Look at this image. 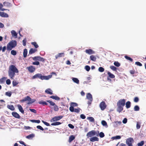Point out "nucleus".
<instances>
[{"label": "nucleus", "mask_w": 146, "mask_h": 146, "mask_svg": "<svg viewBox=\"0 0 146 146\" xmlns=\"http://www.w3.org/2000/svg\"><path fill=\"white\" fill-rule=\"evenodd\" d=\"M19 72L18 70L15 65H11L9 66L8 73L9 76L11 79H13L15 73H18Z\"/></svg>", "instance_id": "1"}, {"label": "nucleus", "mask_w": 146, "mask_h": 146, "mask_svg": "<svg viewBox=\"0 0 146 146\" xmlns=\"http://www.w3.org/2000/svg\"><path fill=\"white\" fill-rule=\"evenodd\" d=\"M125 100L124 99L119 100L117 103V111L120 113L123 110V107L125 104Z\"/></svg>", "instance_id": "2"}, {"label": "nucleus", "mask_w": 146, "mask_h": 146, "mask_svg": "<svg viewBox=\"0 0 146 146\" xmlns=\"http://www.w3.org/2000/svg\"><path fill=\"white\" fill-rule=\"evenodd\" d=\"M52 75H49L47 76L42 75L41 74L38 73L36 74L34 76H33L32 78L34 79L37 78H40L41 80H48L51 78Z\"/></svg>", "instance_id": "3"}, {"label": "nucleus", "mask_w": 146, "mask_h": 146, "mask_svg": "<svg viewBox=\"0 0 146 146\" xmlns=\"http://www.w3.org/2000/svg\"><path fill=\"white\" fill-rule=\"evenodd\" d=\"M17 45V41L15 40H12L7 44V49L8 51H10L15 48Z\"/></svg>", "instance_id": "4"}, {"label": "nucleus", "mask_w": 146, "mask_h": 146, "mask_svg": "<svg viewBox=\"0 0 146 146\" xmlns=\"http://www.w3.org/2000/svg\"><path fill=\"white\" fill-rule=\"evenodd\" d=\"M26 101H29L27 104L29 105L33 103L36 100L35 99H31L29 96H27L25 97L24 99L20 100V102H23Z\"/></svg>", "instance_id": "5"}, {"label": "nucleus", "mask_w": 146, "mask_h": 146, "mask_svg": "<svg viewBox=\"0 0 146 146\" xmlns=\"http://www.w3.org/2000/svg\"><path fill=\"white\" fill-rule=\"evenodd\" d=\"M134 142V140L132 138L130 137L126 139V142L128 146H132V143Z\"/></svg>", "instance_id": "6"}, {"label": "nucleus", "mask_w": 146, "mask_h": 146, "mask_svg": "<svg viewBox=\"0 0 146 146\" xmlns=\"http://www.w3.org/2000/svg\"><path fill=\"white\" fill-rule=\"evenodd\" d=\"M107 106L104 101L101 102L100 104V107L102 110H104L106 108Z\"/></svg>", "instance_id": "7"}, {"label": "nucleus", "mask_w": 146, "mask_h": 146, "mask_svg": "<svg viewBox=\"0 0 146 146\" xmlns=\"http://www.w3.org/2000/svg\"><path fill=\"white\" fill-rule=\"evenodd\" d=\"M97 134V133L95 130H92L89 132L87 134V136L89 137H91L93 136H94Z\"/></svg>", "instance_id": "8"}, {"label": "nucleus", "mask_w": 146, "mask_h": 146, "mask_svg": "<svg viewBox=\"0 0 146 146\" xmlns=\"http://www.w3.org/2000/svg\"><path fill=\"white\" fill-rule=\"evenodd\" d=\"M63 117L62 116H55L52 118L50 121L51 122L59 120Z\"/></svg>", "instance_id": "9"}, {"label": "nucleus", "mask_w": 146, "mask_h": 146, "mask_svg": "<svg viewBox=\"0 0 146 146\" xmlns=\"http://www.w3.org/2000/svg\"><path fill=\"white\" fill-rule=\"evenodd\" d=\"M27 69L31 73L33 72L35 70V68L34 67V66H31L29 67H27Z\"/></svg>", "instance_id": "10"}, {"label": "nucleus", "mask_w": 146, "mask_h": 146, "mask_svg": "<svg viewBox=\"0 0 146 146\" xmlns=\"http://www.w3.org/2000/svg\"><path fill=\"white\" fill-rule=\"evenodd\" d=\"M85 52L89 54H92L95 53V51L90 49L86 50L85 51Z\"/></svg>", "instance_id": "11"}, {"label": "nucleus", "mask_w": 146, "mask_h": 146, "mask_svg": "<svg viewBox=\"0 0 146 146\" xmlns=\"http://www.w3.org/2000/svg\"><path fill=\"white\" fill-rule=\"evenodd\" d=\"M64 52L59 53L55 56V59H56L58 58L64 57Z\"/></svg>", "instance_id": "12"}, {"label": "nucleus", "mask_w": 146, "mask_h": 146, "mask_svg": "<svg viewBox=\"0 0 146 146\" xmlns=\"http://www.w3.org/2000/svg\"><path fill=\"white\" fill-rule=\"evenodd\" d=\"M12 115L16 118L19 119L20 118V116L19 114L16 112H13L12 113Z\"/></svg>", "instance_id": "13"}, {"label": "nucleus", "mask_w": 146, "mask_h": 146, "mask_svg": "<svg viewBox=\"0 0 146 146\" xmlns=\"http://www.w3.org/2000/svg\"><path fill=\"white\" fill-rule=\"evenodd\" d=\"M0 16L3 17L7 18L9 17V15L7 13L2 12H0Z\"/></svg>", "instance_id": "14"}, {"label": "nucleus", "mask_w": 146, "mask_h": 146, "mask_svg": "<svg viewBox=\"0 0 146 146\" xmlns=\"http://www.w3.org/2000/svg\"><path fill=\"white\" fill-rule=\"evenodd\" d=\"M19 111L23 114H24V110L22 107V106L20 104L17 105Z\"/></svg>", "instance_id": "15"}, {"label": "nucleus", "mask_w": 146, "mask_h": 146, "mask_svg": "<svg viewBox=\"0 0 146 146\" xmlns=\"http://www.w3.org/2000/svg\"><path fill=\"white\" fill-rule=\"evenodd\" d=\"M45 92L46 93L48 94H49L50 95L53 94L52 91L50 88H48L46 89L45 90Z\"/></svg>", "instance_id": "16"}, {"label": "nucleus", "mask_w": 146, "mask_h": 146, "mask_svg": "<svg viewBox=\"0 0 146 146\" xmlns=\"http://www.w3.org/2000/svg\"><path fill=\"white\" fill-rule=\"evenodd\" d=\"M90 141L92 142H94L96 141H99V139L96 137H94L91 138L90 139Z\"/></svg>", "instance_id": "17"}, {"label": "nucleus", "mask_w": 146, "mask_h": 146, "mask_svg": "<svg viewBox=\"0 0 146 146\" xmlns=\"http://www.w3.org/2000/svg\"><path fill=\"white\" fill-rule=\"evenodd\" d=\"M86 97L89 100H93L92 96L90 93H88L86 95Z\"/></svg>", "instance_id": "18"}, {"label": "nucleus", "mask_w": 146, "mask_h": 146, "mask_svg": "<svg viewBox=\"0 0 146 146\" xmlns=\"http://www.w3.org/2000/svg\"><path fill=\"white\" fill-rule=\"evenodd\" d=\"M37 51V50L36 49L31 48L29 50V53L30 54H32L33 53H35Z\"/></svg>", "instance_id": "19"}, {"label": "nucleus", "mask_w": 146, "mask_h": 146, "mask_svg": "<svg viewBox=\"0 0 146 146\" xmlns=\"http://www.w3.org/2000/svg\"><path fill=\"white\" fill-rule=\"evenodd\" d=\"M125 107L127 109L129 108L131 106V103L130 101H128L125 103Z\"/></svg>", "instance_id": "20"}, {"label": "nucleus", "mask_w": 146, "mask_h": 146, "mask_svg": "<svg viewBox=\"0 0 146 146\" xmlns=\"http://www.w3.org/2000/svg\"><path fill=\"white\" fill-rule=\"evenodd\" d=\"M7 79V78L5 77H3L0 79V84L4 83Z\"/></svg>", "instance_id": "21"}, {"label": "nucleus", "mask_w": 146, "mask_h": 146, "mask_svg": "<svg viewBox=\"0 0 146 146\" xmlns=\"http://www.w3.org/2000/svg\"><path fill=\"white\" fill-rule=\"evenodd\" d=\"M12 36L13 37H15V38L17 37V34L14 30H12L11 31Z\"/></svg>", "instance_id": "22"}, {"label": "nucleus", "mask_w": 146, "mask_h": 146, "mask_svg": "<svg viewBox=\"0 0 146 146\" xmlns=\"http://www.w3.org/2000/svg\"><path fill=\"white\" fill-rule=\"evenodd\" d=\"M7 107L8 108L12 111L14 110H15L14 107L13 105H8Z\"/></svg>", "instance_id": "23"}, {"label": "nucleus", "mask_w": 146, "mask_h": 146, "mask_svg": "<svg viewBox=\"0 0 146 146\" xmlns=\"http://www.w3.org/2000/svg\"><path fill=\"white\" fill-rule=\"evenodd\" d=\"M50 98L53 99H54L56 100H60V98L58 96H50Z\"/></svg>", "instance_id": "24"}, {"label": "nucleus", "mask_w": 146, "mask_h": 146, "mask_svg": "<svg viewBox=\"0 0 146 146\" xmlns=\"http://www.w3.org/2000/svg\"><path fill=\"white\" fill-rule=\"evenodd\" d=\"M75 138V137L73 135H71L69 137L68 141L69 142H71Z\"/></svg>", "instance_id": "25"}, {"label": "nucleus", "mask_w": 146, "mask_h": 146, "mask_svg": "<svg viewBox=\"0 0 146 146\" xmlns=\"http://www.w3.org/2000/svg\"><path fill=\"white\" fill-rule=\"evenodd\" d=\"M90 59L94 61H96V58L95 56L93 55H91L90 56Z\"/></svg>", "instance_id": "26"}, {"label": "nucleus", "mask_w": 146, "mask_h": 146, "mask_svg": "<svg viewBox=\"0 0 146 146\" xmlns=\"http://www.w3.org/2000/svg\"><path fill=\"white\" fill-rule=\"evenodd\" d=\"M27 49L25 48L24 49L23 52V56L24 58H26L27 56Z\"/></svg>", "instance_id": "27"}, {"label": "nucleus", "mask_w": 146, "mask_h": 146, "mask_svg": "<svg viewBox=\"0 0 146 146\" xmlns=\"http://www.w3.org/2000/svg\"><path fill=\"white\" fill-rule=\"evenodd\" d=\"M108 74L109 75V77L111 78H113L115 77V75H114L111 73L109 72H108Z\"/></svg>", "instance_id": "28"}, {"label": "nucleus", "mask_w": 146, "mask_h": 146, "mask_svg": "<svg viewBox=\"0 0 146 146\" xmlns=\"http://www.w3.org/2000/svg\"><path fill=\"white\" fill-rule=\"evenodd\" d=\"M61 124V123L59 122H56L54 123H52L51 125H60Z\"/></svg>", "instance_id": "29"}, {"label": "nucleus", "mask_w": 146, "mask_h": 146, "mask_svg": "<svg viewBox=\"0 0 146 146\" xmlns=\"http://www.w3.org/2000/svg\"><path fill=\"white\" fill-rule=\"evenodd\" d=\"M72 80L75 83L78 84L79 83V81L76 78H73L72 79Z\"/></svg>", "instance_id": "30"}, {"label": "nucleus", "mask_w": 146, "mask_h": 146, "mask_svg": "<svg viewBox=\"0 0 146 146\" xmlns=\"http://www.w3.org/2000/svg\"><path fill=\"white\" fill-rule=\"evenodd\" d=\"M31 44H32L36 48H37L38 47V45L37 44V43L35 42H31Z\"/></svg>", "instance_id": "31"}, {"label": "nucleus", "mask_w": 146, "mask_h": 146, "mask_svg": "<svg viewBox=\"0 0 146 146\" xmlns=\"http://www.w3.org/2000/svg\"><path fill=\"white\" fill-rule=\"evenodd\" d=\"M40 57V56H36L34 57H33L32 58L33 60H34L35 61H39Z\"/></svg>", "instance_id": "32"}, {"label": "nucleus", "mask_w": 146, "mask_h": 146, "mask_svg": "<svg viewBox=\"0 0 146 146\" xmlns=\"http://www.w3.org/2000/svg\"><path fill=\"white\" fill-rule=\"evenodd\" d=\"M38 103L41 105H42L43 106L47 105L48 104L46 102L43 101H41L38 102Z\"/></svg>", "instance_id": "33"}, {"label": "nucleus", "mask_w": 146, "mask_h": 146, "mask_svg": "<svg viewBox=\"0 0 146 146\" xmlns=\"http://www.w3.org/2000/svg\"><path fill=\"white\" fill-rule=\"evenodd\" d=\"M124 57L127 60H129L131 62H133V59L131 57L127 56H125Z\"/></svg>", "instance_id": "34"}, {"label": "nucleus", "mask_w": 146, "mask_h": 146, "mask_svg": "<svg viewBox=\"0 0 146 146\" xmlns=\"http://www.w3.org/2000/svg\"><path fill=\"white\" fill-rule=\"evenodd\" d=\"M87 119H88L90 122H94V119L92 117H88Z\"/></svg>", "instance_id": "35"}, {"label": "nucleus", "mask_w": 146, "mask_h": 146, "mask_svg": "<svg viewBox=\"0 0 146 146\" xmlns=\"http://www.w3.org/2000/svg\"><path fill=\"white\" fill-rule=\"evenodd\" d=\"M46 102L49 103L50 105L52 106H54L55 105V104L54 102L50 100H47Z\"/></svg>", "instance_id": "36"}, {"label": "nucleus", "mask_w": 146, "mask_h": 146, "mask_svg": "<svg viewBox=\"0 0 146 146\" xmlns=\"http://www.w3.org/2000/svg\"><path fill=\"white\" fill-rule=\"evenodd\" d=\"M34 136V135L33 134H31L26 136V138L28 139L32 138Z\"/></svg>", "instance_id": "37"}, {"label": "nucleus", "mask_w": 146, "mask_h": 146, "mask_svg": "<svg viewBox=\"0 0 146 146\" xmlns=\"http://www.w3.org/2000/svg\"><path fill=\"white\" fill-rule=\"evenodd\" d=\"M141 127V123H140L139 122L137 121V124H136V128L137 129H139Z\"/></svg>", "instance_id": "38"}, {"label": "nucleus", "mask_w": 146, "mask_h": 146, "mask_svg": "<svg viewBox=\"0 0 146 146\" xmlns=\"http://www.w3.org/2000/svg\"><path fill=\"white\" fill-rule=\"evenodd\" d=\"M134 110L135 111H138L139 110V108L138 106L136 105L134 106Z\"/></svg>", "instance_id": "39"}, {"label": "nucleus", "mask_w": 146, "mask_h": 146, "mask_svg": "<svg viewBox=\"0 0 146 146\" xmlns=\"http://www.w3.org/2000/svg\"><path fill=\"white\" fill-rule=\"evenodd\" d=\"M31 121L32 122H35L37 123H39L40 122V121L39 120H31Z\"/></svg>", "instance_id": "40"}, {"label": "nucleus", "mask_w": 146, "mask_h": 146, "mask_svg": "<svg viewBox=\"0 0 146 146\" xmlns=\"http://www.w3.org/2000/svg\"><path fill=\"white\" fill-rule=\"evenodd\" d=\"M121 137L120 136L117 135L113 137L112 138L114 139H121Z\"/></svg>", "instance_id": "41"}, {"label": "nucleus", "mask_w": 146, "mask_h": 146, "mask_svg": "<svg viewBox=\"0 0 146 146\" xmlns=\"http://www.w3.org/2000/svg\"><path fill=\"white\" fill-rule=\"evenodd\" d=\"M70 106L74 107L77 106H78V104L77 103L74 102H72L70 104Z\"/></svg>", "instance_id": "42"}, {"label": "nucleus", "mask_w": 146, "mask_h": 146, "mask_svg": "<svg viewBox=\"0 0 146 146\" xmlns=\"http://www.w3.org/2000/svg\"><path fill=\"white\" fill-rule=\"evenodd\" d=\"M144 144V141H141L140 142L137 143V145L138 146H142Z\"/></svg>", "instance_id": "43"}, {"label": "nucleus", "mask_w": 146, "mask_h": 146, "mask_svg": "<svg viewBox=\"0 0 146 146\" xmlns=\"http://www.w3.org/2000/svg\"><path fill=\"white\" fill-rule=\"evenodd\" d=\"M114 64L115 66L117 67H119L120 65V64L117 61L115 62Z\"/></svg>", "instance_id": "44"}, {"label": "nucleus", "mask_w": 146, "mask_h": 146, "mask_svg": "<svg viewBox=\"0 0 146 146\" xmlns=\"http://www.w3.org/2000/svg\"><path fill=\"white\" fill-rule=\"evenodd\" d=\"M11 54L14 56H15L17 54V52L15 50H12L11 51Z\"/></svg>", "instance_id": "45"}, {"label": "nucleus", "mask_w": 146, "mask_h": 146, "mask_svg": "<svg viewBox=\"0 0 146 146\" xmlns=\"http://www.w3.org/2000/svg\"><path fill=\"white\" fill-rule=\"evenodd\" d=\"M110 68L113 70L116 71L117 70V68L113 66H110Z\"/></svg>", "instance_id": "46"}, {"label": "nucleus", "mask_w": 146, "mask_h": 146, "mask_svg": "<svg viewBox=\"0 0 146 146\" xmlns=\"http://www.w3.org/2000/svg\"><path fill=\"white\" fill-rule=\"evenodd\" d=\"M98 70L99 72H102L104 71V69L103 68L100 67L99 68Z\"/></svg>", "instance_id": "47"}, {"label": "nucleus", "mask_w": 146, "mask_h": 146, "mask_svg": "<svg viewBox=\"0 0 146 146\" xmlns=\"http://www.w3.org/2000/svg\"><path fill=\"white\" fill-rule=\"evenodd\" d=\"M11 94H12V93H11V92H5V95L6 96H7L9 97H10L11 96Z\"/></svg>", "instance_id": "48"}, {"label": "nucleus", "mask_w": 146, "mask_h": 146, "mask_svg": "<svg viewBox=\"0 0 146 146\" xmlns=\"http://www.w3.org/2000/svg\"><path fill=\"white\" fill-rule=\"evenodd\" d=\"M102 125L104 126H106L107 125V122L104 120H102L101 122Z\"/></svg>", "instance_id": "49"}, {"label": "nucleus", "mask_w": 146, "mask_h": 146, "mask_svg": "<svg viewBox=\"0 0 146 146\" xmlns=\"http://www.w3.org/2000/svg\"><path fill=\"white\" fill-rule=\"evenodd\" d=\"M59 110V108L58 106L55 104L54 106V110L55 111H58Z\"/></svg>", "instance_id": "50"}, {"label": "nucleus", "mask_w": 146, "mask_h": 146, "mask_svg": "<svg viewBox=\"0 0 146 146\" xmlns=\"http://www.w3.org/2000/svg\"><path fill=\"white\" fill-rule=\"evenodd\" d=\"M27 39L26 38L24 39L23 41V45L25 46L26 45Z\"/></svg>", "instance_id": "51"}, {"label": "nucleus", "mask_w": 146, "mask_h": 146, "mask_svg": "<svg viewBox=\"0 0 146 146\" xmlns=\"http://www.w3.org/2000/svg\"><path fill=\"white\" fill-rule=\"evenodd\" d=\"M99 135L100 137L101 138L105 136L104 133L102 132H101Z\"/></svg>", "instance_id": "52"}, {"label": "nucleus", "mask_w": 146, "mask_h": 146, "mask_svg": "<svg viewBox=\"0 0 146 146\" xmlns=\"http://www.w3.org/2000/svg\"><path fill=\"white\" fill-rule=\"evenodd\" d=\"M36 127L37 129H39L42 131L44 130V129L40 125H38L36 126Z\"/></svg>", "instance_id": "53"}, {"label": "nucleus", "mask_w": 146, "mask_h": 146, "mask_svg": "<svg viewBox=\"0 0 146 146\" xmlns=\"http://www.w3.org/2000/svg\"><path fill=\"white\" fill-rule=\"evenodd\" d=\"M85 68L86 70L87 71H89L90 70V67L88 66H86Z\"/></svg>", "instance_id": "54"}, {"label": "nucleus", "mask_w": 146, "mask_h": 146, "mask_svg": "<svg viewBox=\"0 0 146 146\" xmlns=\"http://www.w3.org/2000/svg\"><path fill=\"white\" fill-rule=\"evenodd\" d=\"M135 64L139 66H141L142 64L139 62H135Z\"/></svg>", "instance_id": "55"}, {"label": "nucleus", "mask_w": 146, "mask_h": 146, "mask_svg": "<svg viewBox=\"0 0 146 146\" xmlns=\"http://www.w3.org/2000/svg\"><path fill=\"white\" fill-rule=\"evenodd\" d=\"M69 110L71 112H74V107L71 106L69 108Z\"/></svg>", "instance_id": "56"}, {"label": "nucleus", "mask_w": 146, "mask_h": 146, "mask_svg": "<svg viewBox=\"0 0 146 146\" xmlns=\"http://www.w3.org/2000/svg\"><path fill=\"white\" fill-rule=\"evenodd\" d=\"M33 64L34 65H38L40 64L39 62L38 61H35L33 63Z\"/></svg>", "instance_id": "57"}, {"label": "nucleus", "mask_w": 146, "mask_h": 146, "mask_svg": "<svg viewBox=\"0 0 146 146\" xmlns=\"http://www.w3.org/2000/svg\"><path fill=\"white\" fill-rule=\"evenodd\" d=\"M29 110L32 112L34 113H36V110L34 109H30Z\"/></svg>", "instance_id": "58"}, {"label": "nucleus", "mask_w": 146, "mask_h": 146, "mask_svg": "<svg viewBox=\"0 0 146 146\" xmlns=\"http://www.w3.org/2000/svg\"><path fill=\"white\" fill-rule=\"evenodd\" d=\"M139 101V99L137 97H135L134 98V101L135 102H137Z\"/></svg>", "instance_id": "59"}, {"label": "nucleus", "mask_w": 146, "mask_h": 146, "mask_svg": "<svg viewBox=\"0 0 146 146\" xmlns=\"http://www.w3.org/2000/svg\"><path fill=\"white\" fill-rule=\"evenodd\" d=\"M12 84L13 86H16L18 84V83L15 81H13L12 82Z\"/></svg>", "instance_id": "60"}, {"label": "nucleus", "mask_w": 146, "mask_h": 146, "mask_svg": "<svg viewBox=\"0 0 146 146\" xmlns=\"http://www.w3.org/2000/svg\"><path fill=\"white\" fill-rule=\"evenodd\" d=\"M42 121L43 123L46 125L47 126H50V124L48 123V122L43 121Z\"/></svg>", "instance_id": "61"}, {"label": "nucleus", "mask_w": 146, "mask_h": 146, "mask_svg": "<svg viewBox=\"0 0 146 146\" xmlns=\"http://www.w3.org/2000/svg\"><path fill=\"white\" fill-rule=\"evenodd\" d=\"M45 59L41 57H40L39 61H42V62H44L45 61Z\"/></svg>", "instance_id": "62"}, {"label": "nucleus", "mask_w": 146, "mask_h": 146, "mask_svg": "<svg viewBox=\"0 0 146 146\" xmlns=\"http://www.w3.org/2000/svg\"><path fill=\"white\" fill-rule=\"evenodd\" d=\"M6 83L7 85H9L11 83V81L10 79H8L6 81Z\"/></svg>", "instance_id": "63"}, {"label": "nucleus", "mask_w": 146, "mask_h": 146, "mask_svg": "<svg viewBox=\"0 0 146 146\" xmlns=\"http://www.w3.org/2000/svg\"><path fill=\"white\" fill-rule=\"evenodd\" d=\"M68 127L72 129H73L74 128V126L71 124H68Z\"/></svg>", "instance_id": "64"}]
</instances>
